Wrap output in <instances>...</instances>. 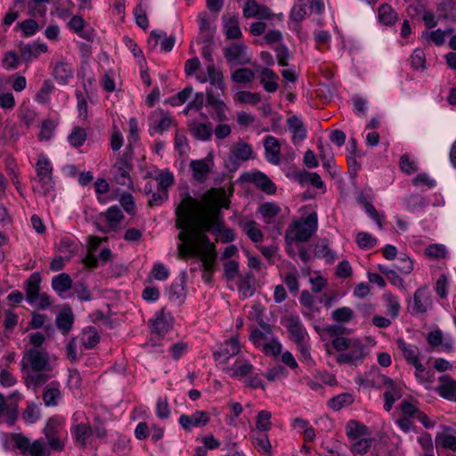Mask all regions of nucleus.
<instances>
[{
    "label": "nucleus",
    "instance_id": "1",
    "mask_svg": "<svg viewBox=\"0 0 456 456\" xmlns=\"http://www.w3.org/2000/svg\"><path fill=\"white\" fill-rule=\"evenodd\" d=\"M203 201L207 205V209L202 214L196 216L194 221L190 224V228L198 234L220 232L222 219L219 216V208H228L230 205L225 189L219 187L208 190L203 196Z\"/></svg>",
    "mask_w": 456,
    "mask_h": 456
},
{
    "label": "nucleus",
    "instance_id": "2",
    "mask_svg": "<svg viewBox=\"0 0 456 456\" xmlns=\"http://www.w3.org/2000/svg\"><path fill=\"white\" fill-rule=\"evenodd\" d=\"M178 239V254L182 257L196 256L202 263L203 271L215 272L216 248L207 234H198L192 231L180 232Z\"/></svg>",
    "mask_w": 456,
    "mask_h": 456
},
{
    "label": "nucleus",
    "instance_id": "3",
    "mask_svg": "<svg viewBox=\"0 0 456 456\" xmlns=\"http://www.w3.org/2000/svg\"><path fill=\"white\" fill-rule=\"evenodd\" d=\"M22 369L28 371L27 383L42 386L55 376L49 353L44 348H28L23 353Z\"/></svg>",
    "mask_w": 456,
    "mask_h": 456
},
{
    "label": "nucleus",
    "instance_id": "4",
    "mask_svg": "<svg viewBox=\"0 0 456 456\" xmlns=\"http://www.w3.org/2000/svg\"><path fill=\"white\" fill-rule=\"evenodd\" d=\"M332 346L339 352L336 361L339 364L358 365L362 362L366 354L365 346L359 338L337 337L331 340Z\"/></svg>",
    "mask_w": 456,
    "mask_h": 456
},
{
    "label": "nucleus",
    "instance_id": "5",
    "mask_svg": "<svg viewBox=\"0 0 456 456\" xmlns=\"http://www.w3.org/2000/svg\"><path fill=\"white\" fill-rule=\"evenodd\" d=\"M400 411L401 416L395 420V423L404 433L414 429L415 420H419L426 428L433 427L428 415L409 401L402 402Z\"/></svg>",
    "mask_w": 456,
    "mask_h": 456
},
{
    "label": "nucleus",
    "instance_id": "6",
    "mask_svg": "<svg viewBox=\"0 0 456 456\" xmlns=\"http://www.w3.org/2000/svg\"><path fill=\"white\" fill-rule=\"evenodd\" d=\"M318 228V218L315 212L293 222L290 231L286 233V240L305 242L311 239Z\"/></svg>",
    "mask_w": 456,
    "mask_h": 456
},
{
    "label": "nucleus",
    "instance_id": "7",
    "mask_svg": "<svg viewBox=\"0 0 456 456\" xmlns=\"http://www.w3.org/2000/svg\"><path fill=\"white\" fill-rule=\"evenodd\" d=\"M197 211L198 201L191 196L185 195L175 210L177 217L176 227L182 230L180 232L192 231L197 233L193 229L190 228V224L194 221Z\"/></svg>",
    "mask_w": 456,
    "mask_h": 456
},
{
    "label": "nucleus",
    "instance_id": "8",
    "mask_svg": "<svg viewBox=\"0 0 456 456\" xmlns=\"http://www.w3.org/2000/svg\"><path fill=\"white\" fill-rule=\"evenodd\" d=\"M281 324L287 329L289 338L296 345L305 343L308 338V333L298 315L288 314L281 318Z\"/></svg>",
    "mask_w": 456,
    "mask_h": 456
},
{
    "label": "nucleus",
    "instance_id": "9",
    "mask_svg": "<svg viewBox=\"0 0 456 456\" xmlns=\"http://www.w3.org/2000/svg\"><path fill=\"white\" fill-rule=\"evenodd\" d=\"M62 431L63 424L60 419L53 417L48 419L44 433L52 450L61 452L64 449L65 444L61 437Z\"/></svg>",
    "mask_w": 456,
    "mask_h": 456
},
{
    "label": "nucleus",
    "instance_id": "10",
    "mask_svg": "<svg viewBox=\"0 0 456 456\" xmlns=\"http://www.w3.org/2000/svg\"><path fill=\"white\" fill-rule=\"evenodd\" d=\"M397 348L402 353L408 364L415 368V375L419 378L425 371L424 365L419 361V349L417 346L407 343L403 338H397L395 341Z\"/></svg>",
    "mask_w": 456,
    "mask_h": 456
},
{
    "label": "nucleus",
    "instance_id": "11",
    "mask_svg": "<svg viewBox=\"0 0 456 456\" xmlns=\"http://www.w3.org/2000/svg\"><path fill=\"white\" fill-rule=\"evenodd\" d=\"M432 306V298L425 287L417 289L413 297L408 301V309L412 315L425 314Z\"/></svg>",
    "mask_w": 456,
    "mask_h": 456
},
{
    "label": "nucleus",
    "instance_id": "12",
    "mask_svg": "<svg viewBox=\"0 0 456 456\" xmlns=\"http://www.w3.org/2000/svg\"><path fill=\"white\" fill-rule=\"evenodd\" d=\"M133 164L125 158H118L111 167L112 180L118 185L133 189V181L130 173Z\"/></svg>",
    "mask_w": 456,
    "mask_h": 456
},
{
    "label": "nucleus",
    "instance_id": "13",
    "mask_svg": "<svg viewBox=\"0 0 456 456\" xmlns=\"http://www.w3.org/2000/svg\"><path fill=\"white\" fill-rule=\"evenodd\" d=\"M36 172L38 182L41 183L42 192L45 195L53 187V167L50 159L44 154L38 156L36 164Z\"/></svg>",
    "mask_w": 456,
    "mask_h": 456
},
{
    "label": "nucleus",
    "instance_id": "14",
    "mask_svg": "<svg viewBox=\"0 0 456 456\" xmlns=\"http://www.w3.org/2000/svg\"><path fill=\"white\" fill-rule=\"evenodd\" d=\"M210 421V414L205 411H195L191 414H181L178 423L185 432H191L195 428H203Z\"/></svg>",
    "mask_w": 456,
    "mask_h": 456
},
{
    "label": "nucleus",
    "instance_id": "15",
    "mask_svg": "<svg viewBox=\"0 0 456 456\" xmlns=\"http://www.w3.org/2000/svg\"><path fill=\"white\" fill-rule=\"evenodd\" d=\"M356 382L364 387L381 388L387 384H392V379L380 373L377 367H372L369 371L358 378Z\"/></svg>",
    "mask_w": 456,
    "mask_h": 456
},
{
    "label": "nucleus",
    "instance_id": "16",
    "mask_svg": "<svg viewBox=\"0 0 456 456\" xmlns=\"http://www.w3.org/2000/svg\"><path fill=\"white\" fill-rule=\"evenodd\" d=\"M206 101L207 106L213 110L211 116L214 120L217 122H224L228 120V108L226 104L222 99L214 94L212 89H207Z\"/></svg>",
    "mask_w": 456,
    "mask_h": 456
},
{
    "label": "nucleus",
    "instance_id": "17",
    "mask_svg": "<svg viewBox=\"0 0 456 456\" xmlns=\"http://www.w3.org/2000/svg\"><path fill=\"white\" fill-rule=\"evenodd\" d=\"M72 439L77 446L86 448L93 436V428L89 423H77L70 428Z\"/></svg>",
    "mask_w": 456,
    "mask_h": 456
},
{
    "label": "nucleus",
    "instance_id": "18",
    "mask_svg": "<svg viewBox=\"0 0 456 456\" xmlns=\"http://www.w3.org/2000/svg\"><path fill=\"white\" fill-rule=\"evenodd\" d=\"M245 45L232 43L224 49V56L229 62L247 64L250 62V57L247 55Z\"/></svg>",
    "mask_w": 456,
    "mask_h": 456
},
{
    "label": "nucleus",
    "instance_id": "19",
    "mask_svg": "<svg viewBox=\"0 0 456 456\" xmlns=\"http://www.w3.org/2000/svg\"><path fill=\"white\" fill-rule=\"evenodd\" d=\"M263 145L265 159L273 165H279L281 163V143L279 140L273 135H267L264 138Z\"/></svg>",
    "mask_w": 456,
    "mask_h": 456
},
{
    "label": "nucleus",
    "instance_id": "20",
    "mask_svg": "<svg viewBox=\"0 0 456 456\" xmlns=\"http://www.w3.org/2000/svg\"><path fill=\"white\" fill-rule=\"evenodd\" d=\"M243 16L246 19L268 20L272 17V12L270 8L259 4L256 0H247L243 7Z\"/></svg>",
    "mask_w": 456,
    "mask_h": 456
},
{
    "label": "nucleus",
    "instance_id": "21",
    "mask_svg": "<svg viewBox=\"0 0 456 456\" xmlns=\"http://www.w3.org/2000/svg\"><path fill=\"white\" fill-rule=\"evenodd\" d=\"M240 352V344L237 337H232L226 340L219 348L214 353L216 360H220L226 362L231 357L237 355Z\"/></svg>",
    "mask_w": 456,
    "mask_h": 456
},
{
    "label": "nucleus",
    "instance_id": "22",
    "mask_svg": "<svg viewBox=\"0 0 456 456\" xmlns=\"http://www.w3.org/2000/svg\"><path fill=\"white\" fill-rule=\"evenodd\" d=\"M436 392L441 397L456 403V379H452L448 375L440 376L438 378Z\"/></svg>",
    "mask_w": 456,
    "mask_h": 456
},
{
    "label": "nucleus",
    "instance_id": "23",
    "mask_svg": "<svg viewBox=\"0 0 456 456\" xmlns=\"http://www.w3.org/2000/svg\"><path fill=\"white\" fill-rule=\"evenodd\" d=\"M258 79L265 91L269 94H273L279 89V75L267 67L259 70Z\"/></svg>",
    "mask_w": 456,
    "mask_h": 456
},
{
    "label": "nucleus",
    "instance_id": "24",
    "mask_svg": "<svg viewBox=\"0 0 456 456\" xmlns=\"http://www.w3.org/2000/svg\"><path fill=\"white\" fill-rule=\"evenodd\" d=\"M152 122L151 129L154 133L163 134L169 130L173 125H175V119L168 114L164 112L162 110H157L154 111L151 117Z\"/></svg>",
    "mask_w": 456,
    "mask_h": 456
},
{
    "label": "nucleus",
    "instance_id": "25",
    "mask_svg": "<svg viewBox=\"0 0 456 456\" xmlns=\"http://www.w3.org/2000/svg\"><path fill=\"white\" fill-rule=\"evenodd\" d=\"M101 218H103L105 222L104 227L101 231L109 232L115 231L118 227L120 222L124 219V215L118 206H112L104 214L101 215Z\"/></svg>",
    "mask_w": 456,
    "mask_h": 456
},
{
    "label": "nucleus",
    "instance_id": "26",
    "mask_svg": "<svg viewBox=\"0 0 456 456\" xmlns=\"http://www.w3.org/2000/svg\"><path fill=\"white\" fill-rule=\"evenodd\" d=\"M273 337V327L270 324L261 322L259 323V328L251 330L249 338L254 346L258 348Z\"/></svg>",
    "mask_w": 456,
    "mask_h": 456
},
{
    "label": "nucleus",
    "instance_id": "27",
    "mask_svg": "<svg viewBox=\"0 0 456 456\" xmlns=\"http://www.w3.org/2000/svg\"><path fill=\"white\" fill-rule=\"evenodd\" d=\"M238 225L251 241L258 243L263 240L264 234L256 221L240 218L238 221Z\"/></svg>",
    "mask_w": 456,
    "mask_h": 456
},
{
    "label": "nucleus",
    "instance_id": "28",
    "mask_svg": "<svg viewBox=\"0 0 456 456\" xmlns=\"http://www.w3.org/2000/svg\"><path fill=\"white\" fill-rule=\"evenodd\" d=\"M191 134L200 141H209L213 135V126L211 122L192 121L188 125Z\"/></svg>",
    "mask_w": 456,
    "mask_h": 456
},
{
    "label": "nucleus",
    "instance_id": "29",
    "mask_svg": "<svg viewBox=\"0 0 456 456\" xmlns=\"http://www.w3.org/2000/svg\"><path fill=\"white\" fill-rule=\"evenodd\" d=\"M62 397L61 384L58 381L48 383L43 392V401L47 407L57 406Z\"/></svg>",
    "mask_w": 456,
    "mask_h": 456
},
{
    "label": "nucleus",
    "instance_id": "30",
    "mask_svg": "<svg viewBox=\"0 0 456 456\" xmlns=\"http://www.w3.org/2000/svg\"><path fill=\"white\" fill-rule=\"evenodd\" d=\"M386 391L384 392V410L390 411L396 400L400 399L403 395L402 387L399 383H396L392 379V384H387L385 387Z\"/></svg>",
    "mask_w": 456,
    "mask_h": 456
},
{
    "label": "nucleus",
    "instance_id": "31",
    "mask_svg": "<svg viewBox=\"0 0 456 456\" xmlns=\"http://www.w3.org/2000/svg\"><path fill=\"white\" fill-rule=\"evenodd\" d=\"M160 41L161 49L164 52H170L175 42V37H167L165 33H157L156 31H151L149 38H148V45L150 49L154 50Z\"/></svg>",
    "mask_w": 456,
    "mask_h": 456
},
{
    "label": "nucleus",
    "instance_id": "32",
    "mask_svg": "<svg viewBox=\"0 0 456 456\" xmlns=\"http://www.w3.org/2000/svg\"><path fill=\"white\" fill-rule=\"evenodd\" d=\"M41 276L38 273H33L25 282L27 300L30 304L37 301L40 291Z\"/></svg>",
    "mask_w": 456,
    "mask_h": 456
},
{
    "label": "nucleus",
    "instance_id": "33",
    "mask_svg": "<svg viewBox=\"0 0 456 456\" xmlns=\"http://www.w3.org/2000/svg\"><path fill=\"white\" fill-rule=\"evenodd\" d=\"M48 47L45 44H26L20 47V56L24 61L28 62L37 59L42 53H46Z\"/></svg>",
    "mask_w": 456,
    "mask_h": 456
},
{
    "label": "nucleus",
    "instance_id": "34",
    "mask_svg": "<svg viewBox=\"0 0 456 456\" xmlns=\"http://www.w3.org/2000/svg\"><path fill=\"white\" fill-rule=\"evenodd\" d=\"M73 75V67L67 62L60 61L53 68V76L61 85H67L72 79Z\"/></svg>",
    "mask_w": 456,
    "mask_h": 456
},
{
    "label": "nucleus",
    "instance_id": "35",
    "mask_svg": "<svg viewBox=\"0 0 456 456\" xmlns=\"http://www.w3.org/2000/svg\"><path fill=\"white\" fill-rule=\"evenodd\" d=\"M288 127L292 132V141L294 143L303 141L306 137V129L303 122L296 116H292L287 120Z\"/></svg>",
    "mask_w": 456,
    "mask_h": 456
},
{
    "label": "nucleus",
    "instance_id": "36",
    "mask_svg": "<svg viewBox=\"0 0 456 456\" xmlns=\"http://www.w3.org/2000/svg\"><path fill=\"white\" fill-rule=\"evenodd\" d=\"M72 284L70 276L66 273L55 275L52 279V288L60 297H62L65 292L69 290L72 288Z\"/></svg>",
    "mask_w": 456,
    "mask_h": 456
},
{
    "label": "nucleus",
    "instance_id": "37",
    "mask_svg": "<svg viewBox=\"0 0 456 456\" xmlns=\"http://www.w3.org/2000/svg\"><path fill=\"white\" fill-rule=\"evenodd\" d=\"M382 299L386 303L387 315L392 320L396 319L401 310L399 297L390 292H386L382 295Z\"/></svg>",
    "mask_w": 456,
    "mask_h": 456
},
{
    "label": "nucleus",
    "instance_id": "38",
    "mask_svg": "<svg viewBox=\"0 0 456 456\" xmlns=\"http://www.w3.org/2000/svg\"><path fill=\"white\" fill-rule=\"evenodd\" d=\"M74 322V315L70 308L61 310L56 317V325L62 334L69 332Z\"/></svg>",
    "mask_w": 456,
    "mask_h": 456
},
{
    "label": "nucleus",
    "instance_id": "39",
    "mask_svg": "<svg viewBox=\"0 0 456 456\" xmlns=\"http://www.w3.org/2000/svg\"><path fill=\"white\" fill-rule=\"evenodd\" d=\"M208 81L211 86H216L222 93L226 89L223 72L217 69L215 63H208L207 66Z\"/></svg>",
    "mask_w": 456,
    "mask_h": 456
},
{
    "label": "nucleus",
    "instance_id": "40",
    "mask_svg": "<svg viewBox=\"0 0 456 456\" xmlns=\"http://www.w3.org/2000/svg\"><path fill=\"white\" fill-rule=\"evenodd\" d=\"M378 18L382 24L392 26L397 21L398 15L390 4H382L378 9Z\"/></svg>",
    "mask_w": 456,
    "mask_h": 456
},
{
    "label": "nucleus",
    "instance_id": "41",
    "mask_svg": "<svg viewBox=\"0 0 456 456\" xmlns=\"http://www.w3.org/2000/svg\"><path fill=\"white\" fill-rule=\"evenodd\" d=\"M253 153L250 144L243 141H239L232 146L231 155L232 159L246 161L248 160Z\"/></svg>",
    "mask_w": 456,
    "mask_h": 456
},
{
    "label": "nucleus",
    "instance_id": "42",
    "mask_svg": "<svg viewBox=\"0 0 456 456\" xmlns=\"http://www.w3.org/2000/svg\"><path fill=\"white\" fill-rule=\"evenodd\" d=\"M190 167L192 170V176L196 181L203 183L207 180L210 168L205 159L192 160Z\"/></svg>",
    "mask_w": 456,
    "mask_h": 456
},
{
    "label": "nucleus",
    "instance_id": "43",
    "mask_svg": "<svg viewBox=\"0 0 456 456\" xmlns=\"http://www.w3.org/2000/svg\"><path fill=\"white\" fill-rule=\"evenodd\" d=\"M252 181L256 187L267 194H273L276 191V186L274 183L262 172L255 173L253 175Z\"/></svg>",
    "mask_w": 456,
    "mask_h": 456
},
{
    "label": "nucleus",
    "instance_id": "44",
    "mask_svg": "<svg viewBox=\"0 0 456 456\" xmlns=\"http://www.w3.org/2000/svg\"><path fill=\"white\" fill-rule=\"evenodd\" d=\"M309 4V0H298L291 10L290 18L297 22L305 19L311 14Z\"/></svg>",
    "mask_w": 456,
    "mask_h": 456
},
{
    "label": "nucleus",
    "instance_id": "45",
    "mask_svg": "<svg viewBox=\"0 0 456 456\" xmlns=\"http://www.w3.org/2000/svg\"><path fill=\"white\" fill-rule=\"evenodd\" d=\"M280 207L272 202H266L259 206L258 212L262 215L265 224H270L280 213Z\"/></svg>",
    "mask_w": 456,
    "mask_h": 456
},
{
    "label": "nucleus",
    "instance_id": "46",
    "mask_svg": "<svg viewBox=\"0 0 456 456\" xmlns=\"http://www.w3.org/2000/svg\"><path fill=\"white\" fill-rule=\"evenodd\" d=\"M232 373L231 377L233 379H243L252 374L254 366L248 362L236 361L231 368Z\"/></svg>",
    "mask_w": 456,
    "mask_h": 456
},
{
    "label": "nucleus",
    "instance_id": "47",
    "mask_svg": "<svg viewBox=\"0 0 456 456\" xmlns=\"http://www.w3.org/2000/svg\"><path fill=\"white\" fill-rule=\"evenodd\" d=\"M100 342L98 331L94 327L85 329L81 335V343L86 349L94 347Z\"/></svg>",
    "mask_w": 456,
    "mask_h": 456
},
{
    "label": "nucleus",
    "instance_id": "48",
    "mask_svg": "<svg viewBox=\"0 0 456 456\" xmlns=\"http://www.w3.org/2000/svg\"><path fill=\"white\" fill-rule=\"evenodd\" d=\"M54 90V85L50 79H45L35 96V101L41 104L48 103L51 94Z\"/></svg>",
    "mask_w": 456,
    "mask_h": 456
},
{
    "label": "nucleus",
    "instance_id": "49",
    "mask_svg": "<svg viewBox=\"0 0 456 456\" xmlns=\"http://www.w3.org/2000/svg\"><path fill=\"white\" fill-rule=\"evenodd\" d=\"M367 428L356 420H350L346 426V434L349 439L356 440L366 434Z\"/></svg>",
    "mask_w": 456,
    "mask_h": 456
},
{
    "label": "nucleus",
    "instance_id": "50",
    "mask_svg": "<svg viewBox=\"0 0 456 456\" xmlns=\"http://www.w3.org/2000/svg\"><path fill=\"white\" fill-rule=\"evenodd\" d=\"M78 246L69 238H62L59 244V251L69 261L77 252Z\"/></svg>",
    "mask_w": 456,
    "mask_h": 456
},
{
    "label": "nucleus",
    "instance_id": "51",
    "mask_svg": "<svg viewBox=\"0 0 456 456\" xmlns=\"http://www.w3.org/2000/svg\"><path fill=\"white\" fill-rule=\"evenodd\" d=\"M252 443L258 452L268 456L273 454L271 443L265 433L254 436Z\"/></svg>",
    "mask_w": 456,
    "mask_h": 456
},
{
    "label": "nucleus",
    "instance_id": "52",
    "mask_svg": "<svg viewBox=\"0 0 456 456\" xmlns=\"http://www.w3.org/2000/svg\"><path fill=\"white\" fill-rule=\"evenodd\" d=\"M87 138V133L85 128L75 126L68 136L69 143L74 148L81 147Z\"/></svg>",
    "mask_w": 456,
    "mask_h": 456
},
{
    "label": "nucleus",
    "instance_id": "53",
    "mask_svg": "<svg viewBox=\"0 0 456 456\" xmlns=\"http://www.w3.org/2000/svg\"><path fill=\"white\" fill-rule=\"evenodd\" d=\"M234 101L240 103L256 105L261 102V94L256 92L239 91L234 95Z\"/></svg>",
    "mask_w": 456,
    "mask_h": 456
},
{
    "label": "nucleus",
    "instance_id": "54",
    "mask_svg": "<svg viewBox=\"0 0 456 456\" xmlns=\"http://www.w3.org/2000/svg\"><path fill=\"white\" fill-rule=\"evenodd\" d=\"M158 183V189L168 191V189L174 184V175L167 169L159 171L155 176Z\"/></svg>",
    "mask_w": 456,
    "mask_h": 456
},
{
    "label": "nucleus",
    "instance_id": "55",
    "mask_svg": "<svg viewBox=\"0 0 456 456\" xmlns=\"http://www.w3.org/2000/svg\"><path fill=\"white\" fill-rule=\"evenodd\" d=\"M354 403V397L350 394H340L332 397L329 402V406L334 411H339L342 408L351 405Z\"/></svg>",
    "mask_w": 456,
    "mask_h": 456
},
{
    "label": "nucleus",
    "instance_id": "56",
    "mask_svg": "<svg viewBox=\"0 0 456 456\" xmlns=\"http://www.w3.org/2000/svg\"><path fill=\"white\" fill-rule=\"evenodd\" d=\"M272 414L266 410H262L258 412L256 420V428L257 430L265 433L272 428L271 422Z\"/></svg>",
    "mask_w": 456,
    "mask_h": 456
},
{
    "label": "nucleus",
    "instance_id": "57",
    "mask_svg": "<svg viewBox=\"0 0 456 456\" xmlns=\"http://www.w3.org/2000/svg\"><path fill=\"white\" fill-rule=\"evenodd\" d=\"M409 62L414 70H424L426 68V56L422 49H415L411 53Z\"/></svg>",
    "mask_w": 456,
    "mask_h": 456
},
{
    "label": "nucleus",
    "instance_id": "58",
    "mask_svg": "<svg viewBox=\"0 0 456 456\" xmlns=\"http://www.w3.org/2000/svg\"><path fill=\"white\" fill-rule=\"evenodd\" d=\"M56 126L57 123L52 118L44 120L38 134V139L40 141H48L51 139L53 136Z\"/></svg>",
    "mask_w": 456,
    "mask_h": 456
},
{
    "label": "nucleus",
    "instance_id": "59",
    "mask_svg": "<svg viewBox=\"0 0 456 456\" xmlns=\"http://www.w3.org/2000/svg\"><path fill=\"white\" fill-rule=\"evenodd\" d=\"M167 294L171 301L181 302L184 295L183 281H175L168 288Z\"/></svg>",
    "mask_w": 456,
    "mask_h": 456
},
{
    "label": "nucleus",
    "instance_id": "60",
    "mask_svg": "<svg viewBox=\"0 0 456 456\" xmlns=\"http://www.w3.org/2000/svg\"><path fill=\"white\" fill-rule=\"evenodd\" d=\"M261 351L267 354L273 356H278L281 354L282 345L279 342L278 338L274 336L273 338H270L265 344H264L261 347H259Z\"/></svg>",
    "mask_w": 456,
    "mask_h": 456
},
{
    "label": "nucleus",
    "instance_id": "61",
    "mask_svg": "<svg viewBox=\"0 0 456 456\" xmlns=\"http://www.w3.org/2000/svg\"><path fill=\"white\" fill-rule=\"evenodd\" d=\"M255 78V73L248 68H240L234 70L232 79L236 83H249Z\"/></svg>",
    "mask_w": 456,
    "mask_h": 456
},
{
    "label": "nucleus",
    "instance_id": "62",
    "mask_svg": "<svg viewBox=\"0 0 456 456\" xmlns=\"http://www.w3.org/2000/svg\"><path fill=\"white\" fill-rule=\"evenodd\" d=\"M224 29L228 39H239L242 37L239 21L236 18L230 19L224 25Z\"/></svg>",
    "mask_w": 456,
    "mask_h": 456
},
{
    "label": "nucleus",
    "instance_id": "63",
    "mask_svg": "<svg viewBox=\"0 0 456 456\" xmlns=\"http://www.w3.org/2000/svg\"><path fill=\"white\" fill-rule=\"evenodd\" d=\"M238 290L243 298L251 297L254 294L255 289L251 282V275L248 274L240 280L238 282Z\"/></svg>",
    "mask_w": 456,
    "mask_h": 456
},
{
    "label": "nucleus",
    "instance_id": "64",
    "mask_svg": "<svg viewBox=\"0 0 456 456\" xmlns=\"http://www.w3.org/2000/svg\"><path fill=\"white\" fill-rule=\"evenodd\" d=\"M436 443L443 448L456 452V436L451 434L443 433L436 436Z\"/></svg>",
    "mask_w": 456,
    "mask_h": 456
}]
</instances>
